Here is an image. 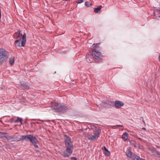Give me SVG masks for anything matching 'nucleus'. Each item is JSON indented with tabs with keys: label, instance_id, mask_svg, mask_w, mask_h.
Wrapping results in <instances>:
<instances>
[{
	"label": "nucleus",
	"instance_id": "obj_1",
	"mask_svg": "<svg viewBox=\"0 0 160 160\" xmlns=\"http://www.w3.org/2000/svg\"><path fill=\"white\" fill-rule=\"evenodd\" d=\"M52 109L58 112H64L68 109L66 105L58 102L52 103Z\"/></svg>",
	"mask_w": 160,
	"mask_h": 160
},
{
	"label": "nucleus",
	"instance_id": "obj_2",
	"mask_svg": "<svg viewBox=\"0 0 160 160\" xmlns=\"http://www.w3.org/2000/svg\"><path fill=\"white\" fill-rule=\"evenodd\" d=\"M9 54V52L5 49L0 48V64H2L6 62Z\"/></svg>",
	"mask_w": 160,
	"mask_h": 160
},
{
	"label": "nucleus",
	"instance_id": "obj_3",
	"mask_svg": "<svg viewBox=\"0 0 160 160\" xmlns=\"http://www.w3.org/2000/svg\"><path fill=\"white\" fill-rule=\"evenodd\" d=\"M125 154L128 160L131 159L132 160H139L140 158L139 156L135 155L132 152L131 149L130 147L127 148Z\"/></svg>",
	"mask_w": 160,
	"mask_h": 160
},
{
	"label": "nucleus",
	"instance_id": "obj_4",
	"mask_svg": "<svg viewBox=\"0 0 160 160\" xmlns=\"http://www.w3.org/2000/svg\"><path fill=\"white\" fill-rule=\"evenodd\" d=\"M26 34L24 33L22 37V39L21 41V38L20 37H16V40L15 41L14 44L16 46L20 47L21 46L24 47L26 43Z\"/></svg>",
	"mask_w": 160,
	"mask_h": 160
},
{
	"label": "nucleus",
	"instance_id": "obj_5",
	"mask_svg": "<svg viewBox=\"0 0 160 160\" xmlns=\"http://www.w3.org/2000/svg\"><path fill=\"white\" fill-rule=\"evenodd\" d=\"M93 45L94 46L95 48L92 51V56L93 58L95 59H98L99 62H100L101 61V53L98 51L99 46L95 44H93Z\"/></svg>",
	"mask_w": 160,
	"mask_h": 160
},
{
	"label": "nucleus",
	"instance_id": "obj_6",
	"mask_svg": "<svg viewBox=\"0 0 160 160\" xmlns=\"http://www.w3.org/2000/svg\"><path fill=\"white\" fill-rule=\"evenodd\" d=\"M64 140L66 148L74 149V147L71 141V138L68 136L66 135H64Z\"/></svg>",
	"mask_w": 160,
	"mask_h": 160
},
{
	"label": "nucleus",
	"instance_id": "obj_7",
	"mask_svg": "<svg viewBox=\"0 0 160 160\" xmlns=\"http://www.w3.org/2000/svg\"><path fill=\"white\" fill-rule=\"evenodd\" d=\"M65 150L62 152H60V154L64 158L68 157L72 154L73 149L69 148H66Z\"/></svg>",
	"mask_w": 160,
	"mask_h": 160
},
{
	"label": "nucleus",
	"instance_id": "obj_8",
	"mask_svg": "<svg viewBox=\"0 0 160 160\" xmlns=\"http://www.w3.org/2000/svg\"><path fill=\"white\" fill-rule=\"evenodd\" d=\"M7 140L9 142H12L14 141L18 142V136H15V135H7L4 136Z\"/></svg>",
	"mask_w": 160,
	"mask_h": 160
},
{
	"label": "nucleus",
	"instance_id": "obj_9",
	"mask_svg": "<svg viewBox=\"0 0 160 160\" xmlns=\"http://www.w3.org/2000/svg\"><path fill=\"white\" fill-rule=\"evenodd\" d=\"M100 132V130L98 129L97 132H95L94 133L93 135L90 137L89 140H92L97 139L99 137Z\"/></svg>",
	"mask_w": 160,
	"mask_h": 160
},
{
	"label": "nucleus",
	"instance_id": "obj_10",
	"mask_svg": "<svg viewBox=\"0 0 160 160\" xmlns=\"http://www.w3.org/2000/svg\"><path fill=\"white\" fill-rule=\"evenodd\" d=\"M36 137L32 135H26V141L29 140L31 142L36 141Z\"/></svg>",
	"mask_w": 160,
	"mask_h": 160
},
{
	"label": "nucleus",
	"instance_id": "obj_11",
	"mask_svg": "<svg viewBox=\"0 0 160 160\" xmlns=\"http://www.w3.org/2000/svg\"><path fill=\"white\" fill-rule=\"evenodd\" d=\"M124 105V103L122 102L119 101H116L115 102V105L117 108H120Z\"/></svg>",
	"mask_w": 160,
	"mask_h": 160
},
{
	"label": "nucleus",
	"instance_id": "obj_12",
	"mask_svg": "<svg viewBox=\"0 0 160 160\" xmlns=\"http://www.w3.org/2000/svg\"><path fill=\"white\" fill-rule=\"evenodd\" d=\"M92 55H88V56H87V61L88 63H91L93 62V58H92Z\"/></svg>",
	"mask_w": 160,
	"mask_h": 160
},
{
	"label": "nucleus",
	"instance_id": "obj_13",
	"mask_svg": "<svg viewBox=\"0 0 160 160\" xmlns=\"http://www.w3.org/2000/svg\"><path fill=\"white\" fill-rule=\"evenodd\" d=\"M102 6L100 5L96 8H94V11L96 13H98L99 12L102 8Z\"/></svg>",
	"mask_w": 160,
	"mask_h": 160
},
{
	"label": "nucleus",
	"instance_id": "obj_14",
	"mask_svg": "<svg viewBox=\"0 0 160 160\" xmlns=\"http://www.w3.org/2000/svg\"><path fill=\"white\" fill-rule=\"evenodd\" d=\"M128 138V134L127 132H124L122 134V138L124 141H126Z\"/></svg>",
	"mask_w": 160,
	"mask_h": 160
},
{
	"label": "nucleus",
	"instance_id": "obj_15",
	"mask_svg": "<svg viewBox=\"0 0 160 160\" xmlns=\"http://www.w3.org/2000/svg\"><path fill=\"white\" fill-rule=\"evenodd\" d=\"M102 150H104L105 152H104V153L106 155L109 156L110 154V152L105 147L103 146L102 147Z\"/></svg>",
	"mask_w": 160,
	"mask_h": 160
},
{
	"label": "nucleus",
	"instance_id": "obj_16",
	"mask_svg": "<svg viewBox=\"0 0 160 160\" xmlns=\"http://www.w3.org/2000/svg\"><path fill=\"white\" fill-rule=\"evenodd\" d=\"M18 33L16 32L14 34V37L15 38L16 37H20L21 38L22 36V33L21 31H18Z\"/></svg>",
	"mask_w": 160,
	"mask_h": 160
},
{
	"label": "nucleus",
	"instance_id": "obj_17",
	"mask_svg": "<svg viewBox=\"0 0 160 160\" xmlns=\"http://www.w3.org/2000/svg\"><path fill=\"white\" fill-rule=\"evenodd\" d=\"M18 141H19L20 140L26 141V135H22L21 136L20 138H19L18 136Z\"/></svg>",
	"mask_w": 160,
	"mask_h": 160
},
{
	"label": "nucleus",
	"instance_id": "obj_18",
	"mask_svg": "<svg viewBox=\"0 0 160 160\" xmlns=\"http://www.w3.org/2000/svg\"><path fill=\"white\" fill-rule=\"evenodd\" d=\"M14 57H12L10 58L9 60V62L10 65H12L14 64Z\"/></svg>",
	"mask_w": 160,
	"mask_h": 160
},
{
	"label": "nucleus",
	"instance_id": "obj_19",
	"mask_svg": "<svg viewBox=\"0 0 160 160\" xmlns=\"http://www.w3.org/2000/svg\"><path fill=\"white\" fill-rule=\"evenodd\" d=\"M20 87L22 89L28 88L29 87L28 86L26 83H23L20 85Z\"/></svg>",
	"mask_w": 160,
	"mask_h": 160
},
{
	"label": "nucleus",
	"instance_id": "obj_20",
	"mask_svg": "<svg viewBox=\"0 0 160 160\" xmlns=\"http://www.w3.org/2000/svg\"><path fill=\"white\" fill-rule=\"evenodd\" d=\"M32 143H34V146L35 147V148H38V145H37V143L38 142V141L37 139V138H36V141L35 142H31Z\"/></svg>",
	"mask_w": 160,
	"mask_h": 160
},
{
	"label": "nucleus",
	"instance_id": "obj_21",
	"mask_svg": "<svg viewBox=\"0 0 160 160\" xmlns=\"http://www.w3.org/2000/svg\"><path fill=\"white\" fill-rule=\"evenodd\" d=\"M22 121V118H18V119H17V120H16L14 121V122H20L21 123Z\"/></svg>",
	"mask_w": 160,
	"mask_h": 160
},
{
	"label": "nucleus",
	"instance_id": "obj_22",
	"mask_svg": "<svg viewBox=\"0 0 160 160\" xmlns=\"http://www.w3.org/2000/svg\"><path fill=\"white\" fill-rule=\"evenodd\" d=\"M85 5L87 7H89L90 6V3L88 1H86L85 3Z\"/></svg>",
	"mask_w": 160,
	"mask_h": 160
},
{
	"label": "nucleus",
	"instance_id": "obj_23",
	"mask_svg": "<svg viewBox=\"0 0 160 160\" xmlns=\"http://www.w3.org/2000/svg\"><path fill=\"white\" fill-rule=\"evenodd\" d=\"M85 137L86 138H87L89 140V138H90L91 136L90 135L88 134H86L85 135Z\"/></svg>",
	"mask_w": 160,
	"mask_h": 160
},
{
	"label": "nucleus",
	"instance_id": "obj_24",
	"mask_svg": "<svg viewBox=\"0 0 160 160\" xmlns=\"http://www.w3.org/2000/svg\"><path fill=\"white\" fill-rule=\"evenodd\" d=\"M83 1V0H78V3H80L82 2Z\"/></svg>",
	"mask_w": 160,
	"mask_h": 160
},
{
	"label": "nucleus",
	"instance_id": "obj_25",
	"mask_svg": "<svg viewBox=\"0 0 160 160\" xmlns=\"http://www.w3.org/2000/svg\"><path fill=\"white\" fill-rule=\"evenodd\" d=\"M71 160H77V158L74 157H72V158H71Z\"/></svg>",
	"mask_w": 160,
	"mask_h": 160
},
{
	"label": "nucleus",
	"instance_id": "obj_26",
	"mask_svg": "<svg viewBox=\"0 0 160 160\" xmlns=\"http://www.w3.org/2000/svg\"><path fill=\"white\" fill-rule=\"evenodd\" d=\"M114 126H115V127H123V126L122 125H116Z\"/></svg>",
	"mask_w": 160,
	"mask_h": 160
},
{
	"label": "nucleus",
	"instance_id": "obj_27",
	"mask_svg": "<svg viewBox=\"0 0 160 160\" xmlns=\"http://www.w3.org/2000/svg\"><path fill=\"white\" fill-rule=\"evenodd\" d=\"M142 119H143V118H142ZM142 122H143V123L144 125L145 126V121H144L143 119H142Z\"/></svg>",
	"mask_w": 160,
	"mask_h": 160
},
{
	"label": "nucleus",
	"instance_id": "obj_28",
	"mask_svg": "<svg viewBox=\"0 0 160 160\" xmlns=\"http://www.w3.org/2000/svg\"><path fill=\"white\" fill-rule=\"evenodd\" d=\"M142 129L143 130H146V128H142Z\"/></svg>",
	"mask_w": 160,
	"mask_h": 160
},
{
	"label": "nucleus",
	"instance_id": "obj_29",
	"mask_svg": "<svg viewBox=\"0 0 160 160\" xmlns=\"http://www.w3.org/2000/svg\"><path fill=\"white\" fill-rule=\"evenodd\" d=\"M141 160H145L144 159H143L141 158Z\"/></svg>",
	"mask_w": 160,
	"mask_h": 160
},
{
	"label": "nucleus",
	"instance_id": "obj_30",
	"mask_svg": "<svg viewBox=\"0 0 160 160\" xmlns=\"http://www.w3.org/2000/svg\"><path fill=\"white\" fill-rule=\"evenodd\" d=\"M38 120L41 121V120L40 119H38Z\"/></svg>",
	"mask_w": 160,
	"mask_h": 160
}]
</instances>
